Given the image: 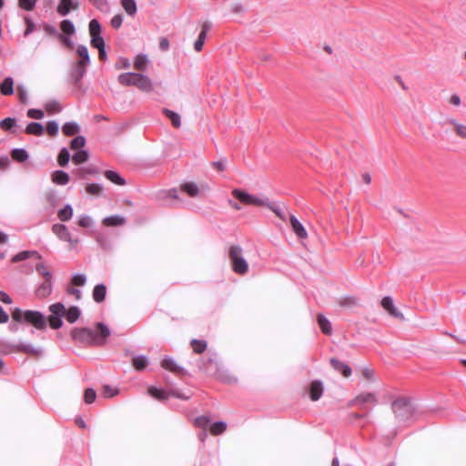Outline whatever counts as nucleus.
I'll return each instance as SVG.
<instances>
[{
  "label": "nucleus",
  "instance_id": "7c9ffc66",
  "mask_svg": "<svg viewBox=\"0 0 466 466\" xmlns=\"http://www.w3.org/2000/svg\"><path fill=\"white\" fill-rule=\"evenodd\" d=\"M1 93L9 96L14 93V80L11 76L6 77L0 86Z\"/></svg>",
  "mask_w": 466,
  "mask_h": 466
},
{
  "label": "nucleus",
  "instance_id": "2f4dec72",
  "mask_svg": "<svg viewBox=\"0 0 466 466\" xmlns=\"http://www.w3.org/2000/svg\"><path fill=\"white\" fill-rule=\"evenodd\" d=\"M318 324H319L321 331L324 334H326V335L331 334V330H332L331 323L326 317H324L321 314L318 315Z\"/></svg>",
  "mask_w": 466,
  "mask_h": 466
},
{
  "label": "nucleus",
  "instance_id": "aec40b11",
  "mask_svg": "<svg viewBox=\"0 0 466 466\" xmlns=\"http://www.w3.org/2000/svg\"><path fill=\"white\" fill-rule=\"evenodd\" d=\"M51 179L56 185L65 186L69 182L70 177L66 172L56 170L52 173Z\"/></svg>",
  "mask_w": 466,
  "mask_h": 466
},
{
  "label": "nucleus",
  "instance_id": "ddd939ff",
  "mask_svg": "<svg viewBox=\"0 0 466 466\" xmlns=\"http://www.w3.org/2000/svg\"><path fill=\"white\" fill-rule=\"evenodd\" d=\"M381 306L390 316L400 319H404L403 314L394 306L393 300L390 297H384L381 299Z\"/></svg>",
  "mask_w": 466,
  "mask_h": 466
},
{
  "label": "nucleus",
  "instance_id": "49530a36",
  "mask_svg": "<svg viewBox=\"0 0 466 466\" xmlns=\"http://www.w3.org/2000/svg\"><path fill=\"white\" fill-rule=\"evenodd\" d=\"M227 429V424L224 421H217L210 427V431L213 435H218L224 432Z\"/></svg>",
  "mask_w": 466,
  "mask_h": 466
},
{
  "label": "nucleus",
  "instance_id": "a18cd8bd",
  "mask_svg": "<svg viewBox=\"0 0 466 466\" xmlns=\"http://www.w3.org/2000/svg\"><path fill=\"white\" fill-rule=\"evenodd\" d=\"M103 186L100 184L91 183L86 187V191L89 195L99 196L103 192Z\"/></svg>",
  "mask_w": 466,
  "mask_h": 466
},
{
  "label": "nucleus",
  "instance_id": "0eeeda50",
  "mask_svg": "<svg viewBox=\"0 0 466 466\" xmlns=\"http://www.w3.org/2000/svg\"><path fill=\"white\" fill-rule=\"evenodd\" d=\"M232 196L245 205H252L257 207H266L268 198L248 194L241 189L235 188Z\"/></svg>",
  "mask_w": 466,
  "mask_h": 466
},
{
  "label": "nucleus",
  "instance_id": "864d4df0",
  "mask_svg": "<svg viewBox=\"0 0 466 466\" xmlns=\"http://www.w3.org/2000/svg\"><path fill=\"white\" fill-rule=\"evenodd\" d=\"M36 0H18V5L26 11H32L35 6Z\"/></svg>",
  "mask_w": 466,
  "mask_h": 466
},
{
  "label": "nucleus",
  "instance_id": "a878e982",
  "mask_svg": "<svg viewBox=\"0 0 466 466\" xmlns=\"http://www.w3.org/2000/svg\"><path fill=\"white\" fill-rule=\"evenodd\" d=\"M25 133L34 136H42L44 134V127L41 123L31 122L25 127Z\"/></svg>",
  "mask_w": 466,
  "mask_h": 466
},
{
  "label": "nucleus",
  "instance_id": "2eb2a0df",
  "mask_svg": "<svg viewBox=\"0 0 466 466\" xmlns=\"http://www.w3.org/2000/svg\"><path fill=\"white\" fill-rule=\"evenodd\" d=\"M53 290L52 279H44V281L36 288L35 294L38 299L48 297Z\"/></svg>",
  "mask_w": 466,
  "mask_h": 466
},
{
  "label": "nucleus",
  "instance_id": "423d86ee",
  "mask_svg": "<svg viewBox=\"0 0 466 466\" xmlns=\"http://www.w3.org/2000/svg\"><path fill=\"white\" fill-rule=\"evenodd\" d=\"M392 410L395 416L401 421H405L412 417L414 408L410 400L406 398L397 399L392 402Z\"/></svg>",
  "mask_w": 466,
  "mask_h": 466
},
{
  "label": "nucleus",
  "instance_id": "c756f323",
  "mask_svg": "<svg viewBox=\"0 0 466 466\" xmlns=\"http://www.w3.org/2000/svg\"><path fill=\"white\" fill-rule=\"evenodd\" d=\"M148 64V58L144 54H139L134 60V67L138 71H145Z\"/></svg>",
  "mask_w": 466,
  "mask_h": 466
},
{
  "label": "nucleus",
  "instance_id": "1a4fd4ad",
  "mask_svg": "<svg viewBox=\"0 0 466 466\" xmlns=\"http://www.w3.org/2000/svg\"><path fill=\"white\" fill-rule=\"evenodd\" d=\"M89 34L91 36V46L96 49L105 47V42L101 36V25L96 19H92L89 22Z\"/></svg>",
  "mask_w": 466,
  "mask_h": 466
},
{
  "label": "nucleus",
  "instance_id": "412c9836",
  "mask_svg": "<svg viewBox=\"0 0 466 466\" xmlns=\"http://www.w3.org/2000/svg\"><path fill=\"white\" fill-rule=\"evenodd\" d=\"M309 393H310V399L313 401L318 400L323 393V386H322L321 381L314 380L310 385Z\"/></svg>",
  "mask_w": 466,
  "mask_h": 466
},
{
  "label": "nucleus",
  "instance_id": "f704fd0d",
  "mask_svg": "<svg viewBox=\"0 0 466 466\" xmlns=\"http://www.w3.org/2000/svg\"><path fill=\"white\" fill-rule=\"evenodd\" d=\"M121 5L127 15L134 16L137 14V8L135 0H121Z\"/></svg>",
  "mask_w": 466,
  "mask_h": 466
},
{
  "label": "nucleus",
  "instance_id": "5fc2aeb1",
  "mask_svg": "<svg viewBox=\"0 0 466 466\" xmlns=\"http://www.w3.org/2000/svg\"><path fill=\"white\" fill-rule=\"evenodd\" d=\"M48 322H49V325L52 329H57L59 328L62 327L63 325V321L61 319V317H57V316H49L48 318Z\"/></svg>",
  "mask_w": 466,
  "mask_h": 466
},
{
  "label": "nucleus",
  "instance_id": "603ef678",
  "mask_svg": "<svg viewBox=\"0 0 466 466\" xmlns=\"http://www.w3.org/2000/svg\"><path fill=\"white\" fill-rule=\"evenodd\" d=\"M191 345L196 353H202L207 349L205 340L192 339Z\"/></svg>",
  "mask_w": 466,
  "mask_h": 466
},
{
  "label": "nucleus",
  "instance_id": "6e6552de",
  "mask_svg": "<svg viewBox=\"0 0 466 466\" xmlns=\"http://www.w3.org/2000/svg\"><path fill=\"white\" fill-rule=\"evenodd\" d=\"M52 231L60 240L68 242L71 248H75L79 243V238H73L67 227L64 224H54Z\"/></svg>",
  "mask_w": 466,
  "mask_h": 466
},
{
  "label": "nucleus",
  "instance_id": "72a5a7b5",
  "mask_svg": "<svg viewBox=\"0 0 466 466\" xmlns=\"http://www.w3.org/2000/svg\"><path fill=\"white\" fill-rule=\"evenodd\" d=\"M163 114H164L167 118H169V119H170V121H171L172 125H173L175 127H177V128L180 127V126H181V119H180V116H179L177 113H176V112H174V111H172V110H169V109H167V108H164V109H163Z\"/></svg>",
  "mask_w": 466,
  "mask_h": 466
},
{
  "label": "nucleus",
  "instance_id": "4d7b16f0",
  "mask_svg": "<svg viewBox=\"0 0 466 466\" xmlns=\"http://www.w3.org/2000/svg\"><path fill=\"white\" fill-rule=\"evenodd\" d=\"M210 422V420L208 417L200 416L195 419V425L198 428L206 430Z\"/></svg>",
  "mask_w": 466,
  "mask_h": 466
},
{
  "label": "nucleus",
  "instance_id": "a19ab883",
  "mask_svg": "<svg viewBox=\"0 0 466 466\" xmlns=\"http://www.w3.org/2000/svg\"><path fill=\"white\" fill-rule=\"evenodd\" d=\"M60 28L64 34L66 35H72L76 32V28L72 21L66 19L63 20L60 24Z\"/></svg>",
  "mask_w": 466,
  "mask_h": 466
},
{
  "label": "nucleus",
  "instance_id": "f8f14e48",
  "mask_svg": "<svg viewBox=\"0 0 466 466\" xmlns=\"http://www.w3.org/2000/svg\"><path fill=\"white\" fill-rule=\"evenodd\" d=\"M366 403H371L373 405L378 403V399L374 393L366 392L358 395L354 400H351V405L364 408Z\"/></svg>",
  "mask_w": 466,
  "mask_h": 466
},
{
  "label": "nucleus",
  "instance_id": "c03bdc74",
  "mask_svg": "<svg viewBox=\"0 0 466 466\" xmlns=\"http://www.w3.org/2000/svg\"><path fill=\"white\" fill-rule=\"evenodd\" d=\"M88 159V152L86 150H78L76 152L73 157L72 160L76 165H80Z\"/></svg>",
  "mask_w": 466,
  "mask_h": 466
},
{
  "label": "nucleus",
  "instance_id": "4468645a",
  "mask_svg": "<svg viewBox=\"0 0 466 466\" xmlns=\"http://www.w3.org/2000/svg\"><path fill=\"white\" fill-rule=\"evenodd\" d=\"M289 222L293 232L299 238L305 239L308 238L307 230L295 216L291 215L289 217Z\"/></svg>",
  "mask_w": 466,
  "mask_h": 466
},
{
  "label": "nucleus",
  "instance_id": "8fccbe9b",
  "mask_svg": "<svg viewBox=\"0 0 466 466\" xmlns=\"http://www.w3.org/2000/svg\"><path fill=\"white\" fill-rule=\"evenodd\" d=\"M86 144V139L83 136H77L74 139H72L70 143V147L73 150H78L82 148Z\"/></svg>",
  "mask_w": 466,
  "mask_h": 466
},
{
  "label": "nucleus",
  "instance_id": "774afa93",
  "mask_svg": "<svg viewBox=\"0 0 466 466\" xmlns=\"http://www.w3.org/2000/svg\"><path fill=\"white\" fill-rule=\"evenodd\" d=\"M448 102L450 105L459 107L461 105V96L458 94H452L449 99Z\"/></svg>",
  "mask_w": 466,
  "mask_h": 466
},
{
  "label": "nucleus",
  "instance_id": "7ed1b4c3",
  "mask_svg": "<svg viewBox=\"0 0 466 466\" xmlns=\"http://www.w3.org/2000/svg\"><path fill=\"white\" fill-rule=\"evenodd\" d=\"M117 80L122 86H134L144 92H150L153 89L150 78L143 74L123 73L118 76Z\"/></svg>",
  "mask_w": 466,
  "mask_h": 466
},
{
  "label": "nucleus",
  "instance_id": "f257e3e1",
  "mask_svg": "<svg viewBox=\"0 0 466 466\" xmlns=\"http://www.w3.org/2000/svg\"><path fill=\"white\" fill-rule=\"evenodd\" d=\"M99 332L88 328L74 329L72 330V337L74 339L90 345H103L106 339L110 335V330L107 326L99 322L96 324Z\"/></svg>",
  "mask_w": 466,
  "mask_h": 466
},
{
  "label": "nucleus",
  "instance_id": "052dcab7",
  "mask_svg": "<svg viewBox=\"0 0 466 466\" xmlns=\"http://www.w3.org/2000/svg\"><path fill=\"white\" fill-rule=\"evenodd\" d=\"M77 223L82 228H89L92 225V218L87 215H81Z\"/></svg>",
  "mask_w": 466,
  "mask_h": 466
},
{
  "label": "nucleus",
  "instance_id": "473e14b6",
  "mask_svg": "<svg viewBox=\"0 0 466 466\" xmlns=\"http://www.w3.org/2000/svg\"><path fill=\"white\" fill-rule=\"evenodd\" d=\"M62 131L66 136H74L80 131V127L76 122H66L62 127Z\"/></svg>",
  "mask_w": 466,
  "mask_h": 466
},
{
  "label": "nucleus",
  "instance_id": "b1692460",
  "mask_svg": "<svg viewBox=\"0 0 466 466\" xmlns=\"http://www.w3.org/2000/svg\"><path fill=\"white\" fill-rule=\"evenodd\" d=\"M338 304L342 308L351 309L359 305V300L353 296H345L338 299Z\"/></svg>",
  "mask_w": 466,
  "mask_h": 466
},
{
  "label": "nucleus",
  "instance_id": "6e6d98bb",
  "mask_svg": "<svg viewBox=\"0 0 466 466\" xmlns=\"http://www.w3.org/2000/svg\"><path fill=\"white\" fill-rule=\"evenodd\" d=\"M96 393L93 389L89 388V389L86 390L85 394H84V400H85L86 403H87V404L93 403L96 400Z\"/></svg>",
  "mask_w": 466,
  "mask_h": 466
},
{
  "label": "nucleus",
  "instance_id": "3c124183",
  "mask_svg": "<svg viewBox=\"0 0 466 466\" xmlns=\"http://www.w3.org/2000/svg\"><path fill=\"white\" fill-rule=\"evenodd\" d=\"M16 119L15 117H6L0 121V127L5 130H11L16 126Z\"/></svg>",
  "mask_w": 466,
  "mask_h": 466
},
{
  "label": "nucleus",
  "instance_id": "de8ad7c7",
  "mask_svg": "<svg viewBox=\"0 0 466 466\" xmlns=\"http://www.w3.org/2000/svg\"><path fill=\"white\" fill-rule=\"evenodd\" d=\"M45 108L50 114L58 113L62 110V106L56 100L47 102Z\"/></svg>",
  "mask_w": 466,
  "mask_h": 466
},
{
  "label": "nucleus",
  "instance_id": "338daca9",
  "mask_svg": "<svg viewBox=\"0 0 466 466\" xmlns=\"http://www.w3.org/2000/svg\"><path fill=\"white\" fill-rule=\"evenodd\" d=\"M25 21L26 24V29L25 30L24 35L28 36L31 33L35 31V25L29 17H25Z\"/></svg>",
  "mask_w": 466,
  "mask_h": 466
},
{
  "label": "nucleus",
  "instance_id": "6ab92c4d",
  "mask_svg": "<svg viewBox=\"0 0 466 466\" xmlns=\"http://www.w3.org/2000/svg\"><path fill=\"white\" fill-rule=\"evenodd\" d=\"M161 367L165 370H167L173 373L182 374L184 373V369L178 366L175 360L171 358H165L161 362Z\"/></svg>",
  "mask_w": 466,
  "mask_h": 466
},
{
  "label": "nucleus",
  "instance_id": "4c0bfd02",
  "mask_svg": "<svg viewBox=\"0 0 466 466\" xmlns=\"http://www.w3.org/2000/svg\"><path fill=\"white\" fill-rule=\"evenodd\" d=\"M11 157L17 162H25L28 159L29 156L26 150L23 148H15L11 152Z\"/></svg>",
  "mask_w": 466,
  "mask_h": 466
},
{
  "label": "nucleus",
  "instance_id": "e433bc0d",
  "mask_svg": "<svg viewBox=\"0 0 466 466\" xmlns=\"http://www.w3.org/2000/svg\"><path fill=\"white\" fill-rule=\"evenodd\" d=\"M80 313V309L77 307L72 306L67 310L66 309L65 316L69 323H74L78 319Z\"/></svg>",
  "mask_w": 466,
  "mask_h": 466
},
{
  "label": "nucleus",
  "instance_id": "ea45409f",
  "mask_svg": "<svg viewBox=\"0 0 466 466\" xmlns=\"http://www.w3.org/2000/svg\"><path fill=\"white\" fill-rule=\"evenodd\" d=\"M266 207L268 208H269L272 212H274L276 214L277 217H279L281 220H286V213L284 211V209L279 207L278 204L276 203H271L268 200V204L266 205Z\"/></svg>",
  "mask_w": 466,
  "mask_h": 466
},
{
  "label": "nucleus",
  "instance_id": "680f3d73",
  "mask_svg": "<svg viewBox=\"0 0 466 466\" xmlns=\"http://www.w3.org/2000/svg\"><path fill=\"white\" fill-rule=\"evenodd\" d=\"M206 37L207 36L204 35V33H199L198 37L195 41V44H194V49L197 52H199V51L202 50L204 43H205V40H206Z\"/></svg>",
  "mask_w": 466,
  "mask_h": 466
},
{
  "label": "nucleus",
  "instance_id": "cd10ccee",
  "mask_svg": "<svg viewBox=\"0 0 466 466\" xmlns=\"http://www.w3.org/2000/svg\"><path fill=\"white\" fill-rule=\"evenodd\" d=\"M126 220L119 215H113L104 218L103 224L106 227H116L125 224Z\"/></svg>",
  "mask_w": 466,
  "mask_h": 466
},
{
  "label": "nucleus",
  "instance_id": "a211bd4d",
  "mask_svg": "<svg viewBox=\"0 0 466 466\" xmlns=\"http://www.w3.org/2000/svg\"><path fill=\"white\" fill-rule=\"evenodd\" d=\"M199 368L206 374L217 375L219 370V365L215 360L209 358L207 361H203L202 365L199 366Z\"/></svg>",
  "mask_w": 466,
  "mask_h": 466
},
{
  "label": "nucleus",
  "instance_id": "58836bf2",
  "mask_svg": "<svg viewBox=\"0 0 466 466\" xmlns=\"http://www.w3.org/2000/svg\"><path fill=\"white\" fill-rule=\"evenodd\" d=\"M148 363L146 356H136L132 360V364L137 370H143Z\"/></svg>",
  "mask_w": 466,
  "mask_h": 466
},
{
  "label": "nucleus",
  "instance_id": "f03ea898",
  "mask_svg": "<svg viewBox=\"0 0 466 466\" xmlns=\"http://www.w3.org/2000/svg\"><path fill=\"white\" fill-rule=\"evenodd\" d=\"M76 53L79 59L73 65L71 78L75 84H78L86 75V67L90 65V56L87 47L84 45L77 46Z\"/></svg>",
  "mask_w": 466,
  "mask_h": 466
},
{
  "label": "nucleus",
  "instance_id": "9d476101",
  "mask_svg": "<svg viewBox=\"0 0 466 466\" xmlns=\"http://www.w3.org/2000/svg\"><path fill=\"white\" fill-rule=\"evenodd\" d=\"M442 126H448L451 127V131L459 138L466 139V124L459 121L455 117H447Z\"/></svg>",
  "mask_w": 466,
  "mask_h": 466
},
{
  "label": "nucleus",
  "instance_id": "c85d7f7f",
  "mask_svg": "<svg viewBox=\"0 0 466 466\" xmlns=\"http://www.w3.org/2000/svg\"><path fill=\"white\" fill-rule=\"evenodd\" d=\"M104 175L108 180L116 185L124 186L126 184V180L116 171L106 170Z\"/></svg>",
  "mask_w": 466,
  "mask_h": 466
},
{
  "label": "nucleus",
  "instance_id": "39448f33",
  "mask_svg": "<svg viewBox=\"0 0 466 466\" xmlns=\"http://www.w3.org/2000/svg\"><path fill=\"white\" fill-rule=\"evenodd\" d=\"M228 257L235 273L244 275L248 272V264L243 257V249L240 246H231L228 250Z\"/></svg>",
  "mask_w": 466,
  "mask_h": 466
},
{
  "label": "nucleus",
  "instance_id": "c9c22d12",
  "mask_svg": "<svg viewBox=\"0 0 466 466\" xmlns=\"http://www.w3.org/2000/svg\"><path fill=\"white\" fill-rule=\"evenodd\" d=\"M72 216L73 208L69 204L66 205L62 209H60L57 214L58 218L63 222L70 220Z\"/></svg>",
  "mask_w": 466,
  "mask_h": 466
},
{
  "label": "nucleus",
  "instance_id": "bf43d9fd",
  "mask_svg": "<svg viewBox=\"0 0 466 466\" xmlns=\"http://www.w3.org/2000/svg\"><path fill=\"white\" fill-rule=\"evenodd\" d=\"M86 282V278L84 274H75L72 278V284L75 286H84Z\"/></svg>",
  "mask_w": 466,
  "mask_h": 466
},
{
  "label": "nucleus",
  "instance_id": "37998d69",
  "mask_svg": "<svg viewBox=\"0 0 466 466\" xmlns=\"http://www.w3.org/2000/svg\"><path fill=\"white\" fill-rule=\"evenodd\" d=\"M70 159V153L66 147H63L57 157L59 166L66 167Z\"/></svg>",
  "mask_w": 466,
  "mask_h": 466
},
{
  "label": "nucleus",
  "instance_id": "e2e57ef3",
  "mask_svg": "<svg viewBox=\"0 0 466 466\" xmlns=\"http://www.w3.org/2000/svg\"><path fill=\"white\" fill-rule=\"evenodd\" d=\"M103 395L106 397V398H112L114 396H116L117 393H118V390L116 389H114L108 385H105L103 387V391H102Z\"/></svg>",
  "mask_w": 466,
  "mask_h": 466
},
{
  "label": "nucleus",
  "instance_id": "69168bd1",
  "mask_svg": "<svg viewBox=\"0 0 466 466\" xmlns=\"http://www.w3.org/2000/svg\"><path fill=\"white\" fill-rule=\"evenodd\" d=\"M97 9L106 11L108 8L106 0H89Z\"/></svg>",
  "mask_w": 466,
  "mask_h": 466
},
{
  "label": "nucleus",
  "instance_id": "09e8293b",
  "mask_svg": "<svg viewBox=\"0 0 466 466\" xmlns=\"http://www.w3.org/2000/svg\"><path fill=\"white\" fill-rule=\"evenodd\" d=\"M35 270L38 274L43 276L44 279H52V273L46 268V267L43 263H38L35 265Z\"/></svg>",
  "mask_w": 466,
  "mask_h": 466
},
{
  "label": "nucleus",
  "instance_id": "5701e85b",
  "mask_svg": "<svg viewBox=\"0 0 466 466\" xmlns=\"http://www.w3.org/2000/svg\"><path fill=\"white\" fill-rule=\"evenodd\" d=\"M12 351L24 352L26 354H36L38 350L35 349L31 344H15L10 346Z\"/></svg>",
  "mask_w": 466,
  "mask_h": 466
},
{
  "label": "nucleus",
  "instance_id": "79ce46f5",
  "mask_svg": "<svg viewBox=\"0 0 466 466\" xmlns=\"http://www.w3.org/2000/svg\"><path fill=\"white\" fill-rule=\"evenodd\" d=\"M49 310L52 313L51 316H57L62 318L66 314V308L60 302L52 304L49 307Z\"/></svg>",
  "mask_w": 466,
  "mask_h": 466
},
{
  "label": "nucleus",
  "instance_id": "20e7f679",
  "mask_svg": "<svg viewBox=\"0 0 466 466\" xmlns=\"http://www.w3.org/2000/svg\"><path fill=\"white\" fill-rule=\"evenodd\" d=\"M12 318L17 322L25 321L32 324L37 329H45L46 328V319L39 311L35 310H22L15 309L12 313Z\"/></svg>",
  "mask_w": 466,
  "mask_h": 466
},
{
  "label": "nucleus",
  "instance_id": "f3484780",
  "mask_svg": "<svg viewBox=\"0 0 466 466\" xmlns=\"http://www.w3.org/2000/svg\"><path fill=\"white\" fill-rule=\"evenodd\" d=\"M330 364L336 371L341 373V375L344 376L345 378H348L351 375L352 371H351L350 367L348 364H346L342 361H339L336 359H331Z\"/></svg>",
  "mask_w": 466,
  "mask_h": 466
},
{
  "label": "nucleus",
  "instance_id": "13d9d810",
  "mask_svg": "<svg viewBox=\"0 0 466 466\" xmlns=\"http://www.w3.org/2000/svg\"><path fill=\"white\" fill-rule=\"evenodd\" d=\"M59 130L58 124L56 121H48L46 123V131L51 136L57 135Z\"/></svg>",
  "mask_w": 466,
  "mask_h": 466
},
{
  "label": "nucleus",
  "instance_id": "bb28decb",
  "mask_svg": "<svg viewBox=\"0 0 466 466\" xmlns=\"http://www.w3.org/2000/svg\"><path fill=\"white\" fill-rule=\"evenodd\" d=\"M180 188L191 198L197 197L199 193V188L194 182L184 183L181 185Z\"/></svg>",
  "mask_w": 466,
  "mask_h": 466
},
{
  "label": "nucleus",
  "instance_id": "4be33fe9",
  "mask_svg": "<svg viewBox=\"0 0 466 466\" xmlns=\"http://www.w3.org/2000/svg\"><path fill=\"white\" fill-rule=\"evenodd\" d=\"M106 295V288L104 284H97L93 289V299L96 303H101L105 300Z\"/></svg>",
  "mask_w": 466,
  "mask_h": 466
},
{
  "label": "nucleus",
  "instance_id": "393cba45",
  "mask_svg": "<svg viewBox=\"0 0 466 466\" xmlns=\"http://www.w3.org/2000/svg\"><path fill=\"white\" fill-rule=\"evenodd\" d=\"M31 257H35L38 259L42 258V256L37 251L26 250V251H21V252L17 253L15 256L13 257L12 261L18 262V261L25 260Z\"/></svg>",
  "mask_w": 466,
  "mask_h": 466
},
{
  "label": "nucleus",
  "instance_id": "0e129e2a",
  "mask_svg": "<svg viewBox=\"0 0 466 466\" xmlns=\"http://www.w3.org/2000/svg\"><path fill=\"white\" fill-rule=\"evenodd\" d=\"M27 116L34 119H42L44 112L40 109L31 108L27 111Z\"/></svg>",
  "mask_w": 466,
  "mask_h": 466
},
{
  "label": "nucleus",
  "instance_id": "9b49d317",
  "mask_svg": "<svg viewBox=\"0 0 466 466\" xmlns=\"http://www.w3.org/2000/svg\"><path fill=\"white\" fill-rule=\"evenodd\" d=\"M148 394L150 396H152L153 398L158 400H167L168 398L169 395H172V396H175L177 398H179V399H187V397H185L184 395L182 394H179V393H177L176 391L172 390L170 392H167L163 390H159L156 387H149L148 390Z\"/></svg>",
  "mask_w": 466,
  "mask_h": 466
},
{
  "label": "nucleus",
  "instance_id": "dca6fc26",
  "mask_svg": "<svg viewBox=\"0 0 466 466\" xmlns=\"http://www.w3.org/2000/svg\"><path fill=\"white\" fill-rule=\"evenodd\" d=\"M78 3L73 2V0H60L57 6V13L60 15H66L70 13L72 9H77Z\"/></svg>",
  "mask_w": 466,
  "mask_h": 466
}]
</instances>
